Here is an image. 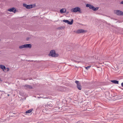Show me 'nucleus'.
I'll use <instances>...</instances> for the list:
<instances>
[{"mask_svg": "<svg viewBox=\"0 0 123 123\" xmlns=\"http://www.w3.org/2000/svg\"><path fill=\"white\" fill-rule=\"evenodd\" d=\"M52 106H53V105H51V104H49V105H48V107H52Z\"/></svg>", "mask_w": 123, "mask_h": 123, "instance_id": "nucleus-20", "label": "nucleus"}, {"mask_svg": "<svg viewBox=\"0 0 123 123\" xmlns=\"http://www.w3.org/2000/svg\"><path fill=\"white\" fill-rule=\"evenodd\" d=\"M111 81L112 83L115 84H118L119 81H118L117 80H111Z\"/></svg>", "mask_w": 123, "mask_h": 123, "instance_id": "nucleus-12", "label": "nucleus"}, {"mask_svg": "<svg viewBox=\"0 0 123 123\" xmlns=\"http://www.w3.org/2000/svg\"><path fill=\"white\" fill-rule=\"evenodd\" d=\"M86 7H89L90 9H92L93 6L89 4H86Z\"/></svg>", "mask_w": 123, "mask_h": 123, "instance_id": "nucleus-10", "label": "nucleus"}, {"mask_svg": "<svg viewBox=\"0 0 123 123\" xmlns=\"http://www.w3.org/2000/svg\"><path fill=\"white\" fill-rule=\"evenodd\" d=\"M99 8L98 7H95L93 6L92 7V9L94 11H96L98 10Z\"/></svg>", "mask_w": 123, "mask_h": 123, "instance_id": "nucleus-13", "label": "nucleus"}, {"mask_svg": "<svg viewBox=\"0 0 123 123\" xmlns=\"http://www.w3.org/2000/svg\"><path fill=\"white\" fill-rule=\"evenodd\" d=\"M71 11L72 12H79L80 13H82V12L80 8L79 7H76L75 8H73L71 9Z\"/></svg>", "mask_w": 123, "mask_h": 123, "instance_id": "nucleus-2", "label": "nucleus"}, {"mask_svg": "<svg viewBox=\"0 0 123 123\" xmlns=\"http://www.w3.org/2000/svg\"><path fill=\"white\" fill-rule=\"evenodd\" d=\"M23 6L27 9H30L33 7L32 5H27L25 4H23Z\"/></svg>", "mask_w": 123, "mask_h": 123, "instance_id": "nucleus-4", "label": "nucleus"}, {"mask_svg": "<svg viewBox=\"0 0 123 123\" xmlns=\"http://www.w3.org/2000/svg\"><path fill=\"white\" fill-rule=\"evenodd\" d=\"M85 31L83 29H80L77 31V32L78 33L84 32Z\"/></svg>", "mask_w": 123, "mask_h": 123, "instance_id": "nucleus-8", "label": "nucleus"}, {"mask_svg": "<svg viewBox=\"0 0 123 123\" xmlns=\"http://www.w3.org/2000/svg\"><path fill=\"white\" fill-rule=\"evenodd\" d=\"M91 67V66H88L87 67H85L86 69L87 70H88V69L90 67Z\"/></svg>", "mask_w": 123, "mask_h": 123, "instance_id": "nucleus-19", "label": "nucleus"}, {"mask_svg": "<svg viewBox=\"0 0 123 123\" xmlns=\"http://www.w3.org/2000/svg\"><path fill=\"white\" fill-rule=\"evenodd\" d=\"M25 48H30L31 47V44H25Z\"/></svg>", "mask_w": 123, "mask_h": 123, "instance_id": "nucleus-7", "label": "nucleus"}, {"mask_svg": "<svg viewBox=\"0 0 123 123\" xmlns=\"http://www.w3.org/2000/svg\"><path fill=\"white\" fill-rule=\"evenodd\" d=\"M29 39V38H27V40H28V39Z\"/></svg>", "mask_w": 123, "mask_h": 123, "instance_id": "nucleus-24", "label": "nucleus"}, {"mask_svg": "<svg viewBox=\"0 0 123 123\" xmlns=\"http://www.w3.org/2000/svg\"><path fill=\"white\" fill-rule=\"evenodd\" d=\"M33 109H31L29 110H28V111H26V113H29L31 112L32 111Z\"/></svg>", "mask_w": 123, "mask_h": 123, "instance_id": "nucleus-16", "label": "nucleus"}, {"mask_svg": "<svg viewBox=\"0 0 123 123\" xmlns=\"http://www.w3.org/2000/svg\"><path fill=\"white\" fill-rule=\"evenodd\" d=\"M0 68L2 69L3 71H4V69H6V67L5 66L2 65H0Z\"/></svg>", "mask_w": 123, "mask_h": 123, "instance_id": "nucleus-11", "label": "nucleus"}, {"mask_svg": "<svg viewBox=\"0 0 123 123\" xmlns=\"http://www.w3.org/2000/svg\"><path fill=\"white\" fill-rule=\"evenodd\" d=\"M73 20L72 19L71 22L69 21L68 20L67 23L68 24L71 25L73 24Z\"/></svg>", "mask_w": 123, "mask_h": 123, "instance_id": "nucleus-15", "label": "nucleus"}, {"mask_svg": "<svg viewBox=\"0 0 123 123\" xmlns=\"http://www.w3.org/2000/svg\"><path fill=\"white\" fill-rule=\"evenodd\" d=\"M25 48V46L24 45H22L19 47V48L20 49H22Z\"/></svg>", "mask_w": 123, "mask_h": 123, "instance_id": "nucleus-17", "label": "nucleus"}, {"mask_svg": "<svg viewBox=\"0 0 123 123\" xmlns=\"http://www.w3.org/2000/svg\"><path fill=\"white\" fill-rule=\"evenodd\" d=\"M121 85L122 87H123V82H122L121 83Z\"/></svg>", "mask_w": 123, "mask_h": 123, "instance_id": "nucleus-22", "label": "nucleus"}, {"mask_svg": "<svg viewBox=\"0 0 123 123\" xmlns=\"http://www.w3.org/2000/svg\"><path fill=\"white\" fill-rule=\"evenodd\" d=\"M25 88L26 89H32V87L30 85H25L24 86Z\"/></svg>", "mask_w": 123, "mask_h": 123, "instance_id": "nucleus-9", "label": "nucleus"}, {"mask_svg": "<svg viewBox=\"0 0 123 123\" xmlns=\"http://www.w3.org/2000/svg\"><path fill=\"white\" fill-rule=\"evenodd\" d=\"M49 55L52 57H58L59 55L55 53V51L54 50H51L49 53Z\"/></svg>", "mask_w": 123, "mask_h": 123, "instance_id": "nucleus-1", "label": "nucleus"}, {"mask_svg": "<svg viewBox=\"0 0 123 123\" xmlns=\"http://www.w3.org/2000/svg\"><path fill=\"white\" fill-rule=\"evenodd\" d=\"M9 95H9V94H7V96H9Z\"/></svg>", "mask_w": 123, "mask_h": 123, "instance_id": "nucleus-25", "label": "nucleus"}, {"mask_svg": "<svg viewBox=\"0 0 123 123\" xmlns=\"http://www.w3.org/2000/svg\"><path fill=\"white\" fill-rule=\"evenodd\" d=\"M120 4H123V1H122L121 2Z\"/></svg>", "mask_w": 123, "mask_h": 123, "instance_id": "nucleus-23", "label": "nucleus"}, {"mask_svg": "<svg viewBox=\"0 0 123 123\" xmlns=\"http://www.w3.org/2000/svg\"><path fill=\"white\" fill-rule=\"evenodd\" d=\"M9 70V69L8 68H6V69H4V71L5 72V71L7 72V71H8Z\"/></svg>", "mask_w": 123, "mask_h": 123, "instance_id": "nucleus-18", "label": "nucleus"}, {"mask_svg": "<svg viewBox=\"0 0 123 123\" xmlns=\"http://www.w3.org/2000/svg\"><path fill=\"white\" fill-rule=\"evenodd\" d=\"M114 12L115 13L118 15H123V12L120 10H115Z\"/></svg>", "mask_w": 123, "mask_h": 123, "instance_id": "nucleus-5", "label": "nucleus"}, {"mask_svg": "<svg viewBox=\"0 0 123 123\" xmlns=\"http://www.w3.org/2000/svg\"><path fill=\"white\" fill-rule=\"evenodd\" d=\"M68 20H64L63 21V22H65V23H67L68 21Z\"/></svg>", "mask_w": 123, "mask_h": 123, "instance_id": "nucleus-21", "label": "nucleus"}, {"mask_svg": "<svg viewBox=\"0 0 123 123\" xmlns=\"http://www.w3.org/2000/svg\"><path fill=\"white\" fill-rule=\"evenodd\" d=\"M8 11L10 12H12L14 13H15L16 12V9L14 8H12L10 9H8Z\"/></svg>", "mask_w": 123, "mask_h": 123, "instance_id": "nucleus-6", "label": "nucleus"}, {"mask_svg": "<svg viewBox=\"0 0 123 123\" xmlns=\"http://www.w3.org/2000/svg\"><path fill=\"white\" fill-rule=\"evenodd\" d=\"M66 11V9H62L60 10V12L62 13H65Z\"/></svg>", "mask_w": 123, "mask_h": 123, "instance_id": "nucleus-14", "label": "nucleus"}, {"mask_svg": "<svg viewBox=\"0 0 123 123\" xmlns=\"http://www.w3.org/2000/svg\"><path fill=\"white\" fill-rule=\"evenodd\" d=\"M75 83L77 84V87L78 89L79 90H81L82 87L79 82V81L76 80L75 81Z\"/></svg>", "mask_w": 123, "mask_h": 123, "instance_id": "nucleus-3", "label": "nucleus"}]
</instances>
